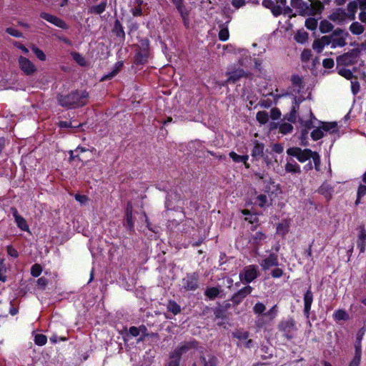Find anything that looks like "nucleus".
Here are the masks:
<instances>
[{
  "label": "nucleus",
  "instance_id": "obj_1",
  "mask_svg": "<svg viewBox=\"0 0 366 366\" xmlns=\"http://www.w3.org/2000/svg\"><path fill=\"white\" fill-rule=\"evenodd\" d=\"M89 94L86 91L71 92L66 96L61 95L58 97L61 106L76 108L82 107L88 102Z\"/></svg>",
  "mask_w": 366,
  "mask_h": 366
},
{
  "label": "nucleus",
  "instance_id": "obj_2",
  "mask_svg": "<svg viewBox=\"0 0 366 366\" xmlns=\"http://www.w3.org/2000/svg\"><path fill=\"white\" fill-rule=\"evenodd\" d=\"M288 155L296 157L299 162H305L310 159H312L315 169L319 170L320 166V157L310 149H302L299 147H291L287 150Z\"/></svg>",
  "mask_w": 366,
  "mask_h": 366
},
{
  "label": "nucleus",
  "instance_id": "obj_3",
  "mask_svg": "<svg viewBox=\"0 0 366 366\" xmlns=\"http://www.w3.org/2000/svg\"><path fill=\"white\" fill-rule=\"evenodd\" d=\"M278 329L287 339H292L297 330L295 322L292 318L282 320L278 325Z\"/></svg>",
  "mask_w": 366,
  "mask_h": 366
},
{
  "label": "nucleus",
  "instance_id": "obj_4",
  "mask_svg": "<svg viewBox=\"0 0 366 366\" xmlns=\"http://www.w3.org/2000/svg\"><path fill=\"white\" fill-rule=\"evenodd\" d=\"M360 54L358 49H352V51L344 54L337 58L338 65H352L357 62Z\"/></svg>",
  "mask_w": 366,
  "mask_h": 366
},
{
  "label": "nucleus",
  "instance_id": "obj_5",
  "mask_svg": "<svg viewBox=\"0 0 366 366\" xmlns=\"http://www.w3.org/2000/svg\"><path fill=\"white\" fill-rule=\"evenodd\" d=\"M348 36L347 32H345L340 29H335L331 34L332 49L336 47H342L346 44V37Z\"/></svg>",
  "mask_w": 366,
  "mask_h": 366
},
{
  "label": "nucleus",
  "instance_id": "obj_6",
  "mask_svg": "<svg viewBox=\"0 0 366 366\" xmlns=\"http://www.w3.org/2000/svg\"><path fill=\"white\" fill-rule=\"evenodd\" d=\"M257 277V269L255 265H249L244 268L239 274L242 282L249 283Z\"/></svg>",
  "mask_w": 366,
  "mask_h": 366
},
{
  "label": "nucleus",
  "instance_id": "obj_7",
  "mask_svg": "<svg viewBox=\"0 0 366 366\" xmlns=\"http://www.w3.org/2000/svg\"><path fill=\"white\" fill-rule=\"evenodd\" d=\"M199 277L195 272L187 274V276L182 279V287L186 290H195L198 287Z\"/></svg>",
  "mask_w": 366,
  "mask_h": 366
},
{
  "label": "nucleus",
  "instance_id": "obj_8",
  "mask_svg": "<svg viewBox=\"0 0 366 366\" xmlns=\"http://www.w3.org/2000/svg\"><path fill=\"white\" fill-rule=\"evenodd\" d=\"M279 265L278 255L277 252H271L267 257L262 259L260 266L263 270H268L272 267Z\"/></svg>",
  "mask_w": 366,
  "mask_h": 366
},
{
  "label": "nucleus",
  "instance_id": "obj_9",
  "mask_svg": "<svg viewBox=\"0 0 366 366\" xmlns=\"http://www.w3.org/2000/svg\"><path fill=\"white\" fill-rule=\"evenodd\" d=\"M279 1L276 0V3H274L272 0H263L262 1V5L268 9H270L272 14L274 16H279L282 12V6H284L286 3V0H280V4H278Z\"/></svg>",
  "mask_w": 366,
  "mask_h": 366
},
{
  "label": "nucleus",
  "instance_id": "obj_10",
  "mask_svg": "<svg viewBox=\"0 0 366 366\" xmlns=\"http://www.w3.org/2000/svg\"><path fill=\"white\" fill-rule=\"evenodd\" d=\"M19 65L21 70L26 75H31L36 71V66L27 58L20 56Z\"/></svg>",
  "mask_w": 366,
  "mask_h": 366
},
{
  "label": "nucleus",
  "instance_id": "obj_11",
  "mask_svg": "<svg viewBox=\"0 0 366 366\" xmlns=\"http://www.w3.org/2000/svg\"><path fill=\"white\" fill-rule=\"evenodd\" d=\"M41 17L61 29H67L68 28L66 24L62 19H61L54 15L43 12L41 14Z\"/></svg>",
  "mask_w": 366,
  "mask_h": 366
},
{
  "label": "nucleus",
  "instance_id": "obj_12",
  "mask_svg": "<svg viewBox=\"0 0 366 366\" xmlns=\"http://www.w3.org/2000/svg\"><path fill=\"white\" fill-rule=\"evenodd\" d=\"M197 347V342L195 341L185 342L181 346L177 347L172 352L174 353V356L181 357V356L188 352L189 350L196 348Z\"/></svg>",
  "mask_w": 366,
  "mask_h": 366
},
{
  "label": "nucleus",
  "instance_id": "obj_13",
  "mask_svg": "<svg viewBox=\"0 0 366 366\" xmlns=\"http://www.w3.org/2000/svg\"><path fill=\"white\" fill-rule=\"evenodd\" d=\"M11 212L18 227L22 231L29 232V227L26 219L19 214V212L16 208H11Z\"/></svg>",
  "mask_w": 366,
  "mask_h": 366
},
{
  "label": "nucleus",
  "instance_id": "obj_14",
  "mask_svg": "<svg viewBox=\"0 0 366 366\" xmlns=\"http://www.w3.org/2000/svg\"><path fill=\"white\" fill-rule=\"evenodd\" d=\"M347 16L345 10L338 9L329 16V19L337 24H341L346 21Z\"/></svg>",
  "mask_w": 366,
  "mask_h": 366
},
{
  "label": "nucleus",
  "instance_id": "obj_15",
  "mask_svg": "<svg viewBox=\"0 0 366 366\" xmlns=\"http://www.w3.org/2000/svg\"><path fill=\"white\" fill-rule=\"evenodd\" d=\"M148 43L144 44V48L139 51L137 52L135 55V61L137 64H144L149 56Z\"/></svg>",
  "mask_w": 366,
  "mask_h": 366
},
{
  "label": "nucleus",
  "instance_id": "obj_16",
  "mask_svg": "<svg viewBox=\"0 0 366 366\" xmlns=\"http://www.w3.org/2000/svg\"><path fill=\"white\" fill-rule=\"evenodd\" d=\"M245 72L242 69H237L233 71H229L227 73L228 76L227 82H233L234 83L236 81L239 80L241 77L245 76Z\"/></svg>",
  "mask_w": 366,
  "mask_h": 366
},
{
  "label": "nucleus",
  "instance_id": "obj_17",
  "mask_svg": "<svg viewBox=\"0 0 366 366\" xmlns=\"http://www.w3.org/2000/svg\"><path fill=\"white\" fill-rule=\"evenodd\" d=\"M313 301V295L310 290H308L304 296V312L305 314L308 317L311 309L312 303Z\"/></svg>",
  "mask_w": 366,
  "mask_h": 366
},
{
  "label": "nucleus",
  "instance_id": "obj_18",
  "mask_svg": "<svg viewBox=\"0 0 366 366\" xmlns=\"http://www.w3.org/2000/svg\"><path fill=\"white\" fill-rule=\"evenodd\" d=\"M234 337L239 340L245 341L244 346L246 347H250L252 345V340H248L249 333L244 330H237L234 333Z\"/></svg>",
  "mask_w": 366,
  "mask_h": 366
},
{
  "label": "nucleus",
  "instance_id": "obj_19",
  "mask_svg": "<svg viewBox=\"0 0 366 366\" xmlns=\"http://www.w3.org/2000/svg\"><path fill=\"white\" fill-rule=\"evenodd\" d=\"M285 170L287 172L292 174H299L301 172L300 165L293 159L287 161L285 165Z\"/></svg>",
  "mask_w": 366,
  "mask_h": 366
},
{
  "label": "nucleus",
  "instance_id": "obj_20",
  "mask_svg": "<svg viewBox=\"0 0 366 366\" xmlns=\"http://www.w3.org/2000/svg\"><path fill=\"white\" fill-rule=\"evenodd\" d=\"M254 144V145L251 153L252 156L256 159L262 157L264 153V145L259 143L257 141H255Z\"/></svg>",
  "mask_w": 366,
  "mask_h": 366
},
{
  "label": "nucleus",
  "instance_id": "obj_21",
  "mask_svg": "<svg viewBox=\"0 0 366 366\" xmlns=\"http://www.w3.org/2000/svg\"><path fill=\"white\" fill-rule=\"evenodd\" d=\"M229 155L234 162H242L245 165L246 168L249 167V164L247 163V160L249 159L248 155H239L234 152H231Z\"/></svg>",
  "mask_w": 366,
  "mask_h": 366
},
{
  "label": "nucleus",
  "instance_id": "obj_22",
  "mask_svg": "<svg viewBox=\"0 0 366 366\" xmlns=\"http://www.w3.org/2000/svg\"><path fill=\"white\" fill-rule=\"evenodd\" d=\"M357 247L360 252H364L366 248V232L362 229L360 232L357 239Z\"/></svg>",
  "mask_w": 366,
  "mask_h": 366
},
{
  "label": "nucleus",
  "instance_id": "obj_23",
  "mask_svg": "<svg viewBox=\"0 0 366 366\" xmlns=\"http://www.w3.org/2000/svg\"><path fill=\"white\" fill-rule=\"evenodd\" d=\"M291 81L293 86V92L295 94L300 93L303 88L302 78L298 75H293L291 78Z\"/></svg>",
  "mask_w": 366,
  "mask_h": 366
},
{
  "label": "nucleus",
  "instance_id": "obj_24",
  "mask_svg": "<svg viewBox=\"0 0 366 366\" xmlns=\"http://www.w3.org/2000/svg\"><path fill=\"white\" fill-rule=\"evenodd\" d=\"M289 228L290 222L287 219H285L277 225V233L282 236H285L288 233Z\"/></svg>",
  "mask_w": 366,
  "mask_h": 366
},
{
  "label": "nucleus",
  "instance_id": "obj_25",
  "mask_svg": "<svg viewBox=\"0 0 366 366\" xmlns=\"http://www.w3.org/2000/svg\"><path fill=\"white\" fill-rule=\"evenodd\" d=\"M320 127L323 132L333 134L337 132V124L336 122H323Z\"/></svg>",
  "mask_w": 366,
  "mask_h": 366
},
{
  "label": "nucleus",
  "instance_id": "obj_26",
  "mask_svg": "<svg viewBox=\"0 0 366 366\" xmlns=\"http://www.w3.org/2000/svg\"><path fill=\"white\" fill-rule=\"evenodd\" d=\"M350 31L355 35H360L364 32L365 26L358 21H355L350 26Z\"/></svg>",
  "mask_w": 366,
  "mask_h": 366
},
{
  "label": "nucleus",
  "instance_id": "obj_27",
  "mask_svg": "<svg viewBox=\"0 0 366 366\" xmlns=\"http://www.w3.org/2000/svg\"><path fill=\"white\" fill-rule=\"evenodd\" d=\"M126 222L128 228L132 230L134 228V221L132 215V207L131 204H128L126 209Z\"/></svg>",
  "mask_w": 366,
  "mask_h": 366
},
{
  "label": "nucleus",
  "instance_id": "obj_28",
  "mask_svg": "<svg viewBox=\"0 0 366 366\" xmlns=\"http://www.w3.org/2000/svg\"><path fill=\"white\" fill-rule=\"evenodd\" d=\"M122 66H123L122 62H120V61L117 62L115 64L113 70L111 72H109L108 74L103 76L101 79V81H105L107 79H110L113 78L114 76H116L119 73V71L122 69Z\"/></svg>",
  "mask_w": 366,
  "mask_h": 366
},
{
  "label": "nucleus",
  "instance_id": "obj_29",
  "mask_svg": "<svg viewBox=\"0 0 366 366\" xmlns=\"http://www.w3.org/2000/svg\"><path fill=\"white\" fill-rule=\"evenodd\" d=\"M73 59L81 66H86L88 65L86 59L81 54L74 51L71 53Z\"/></svg>",
  "mask_w": 366,
  "mask_h": 366
},
{
  "label": "nucleus",
  "instance_id": "obj_30",
  "mask_svg": "<svg viewBox=\"0 0 366 366\" xmlns=\"http://www.w3.org/2000/svg\"><path fill=\"white\" fill-rule=\"evenodd\" d=\"M311 1V14L315 15L317 14H320L323 9V5L322 4L317 0Z\"/></svg>",
  "mask_w": 366,
  "mask_h": 366
},
{
  "label": "nucleus",
  "instance_id": "obj_31",
  "mask_svg": "<svg viewBox=\"0 0 366 366\" xmlns=\"http://www.w3.org/2000/svg\"><path fill=\"white\" fill-rule=\"evenodd\" d=\"M295 39L298 43L304 44L308 39V34L304 30H300L295 35Z\"/></svg>",
  "mask_w": 366,
  "mask_h": 366
},
{
  "label": "nucleus",
  "instance_id": "obj_32",
  "mask_svg": "<svg viewBox=\"0 0 366 366\" xmlns=\"http://www.w3.org/2000/svg\"><path fill=\"white\" fill-rule=\"evenodd\" d=\"M219 39L221 41H227L229 37V30L226 25L222 24L218 34Z\"/></svg>",
  "mask_w": 366,
  "mask_h": 366
},
{
  "label": "nucleus",
  "instance_id": "obj_33",
  "mask_svg": "<svg viewBox=\"0 0 366 366\" xmlns=\"http://www.w3.org/2000/svg\"><path fill=\"white\" fill-rule=\"evenodd\" d=\"M333 29V25L327 20H322L320 24V30L322 33H328Z\"/></svg>",
  "mask_w": 366,
  "mask_h": 366
},
{
  "label": "nucleus",
  "instance_id": "obj_34",
  "mask_svg": "<svg viewBox=\"0 0 366 366\" xmlns=\"http://www.w3.org/2000/svg\"><path fill=\"white\" fill-rule=\"evenodd\" d=\"M252 291V287L246 286L234 294V299L236 300L238 297H240V299H244L247 295L250 294Z\"/></svg>",
  "mask_w": 366,
  "mask_h": 366
},
{
  "label": "nucleus",
  "instance_id": "obj_35",
  "mask_svg": "<svg viewBox=\"0 0 366 366\" xmlns=\"http://www.w3.org/2000/svg\"><path fill=\"white\" fill-rule=\"evenodd\" d=\"M256 119L259 124H264L269 120V114L265 111H260L257 113Z\"/></svg>",
  "mask_w": 366,
  "mask_h": 366
},
{
  "label": "nucleus",
  "instance_id": "obj_36",
  "mask_svg": "<svg viewBox=\"0 0 366 366\" xmlns=\"http://www.w3.org/2000/svg\"><path fill=\"white\" fill-rule=\"evenodd\" d=\"M173 3L176 5L177 9L179 10V11L180 12L182 18H183V20H184V24L187 26H188V22H187V14L184 12L183 11V6H182V0H172Z\"/></svg>",
  "mask_w": 366,
  "mask_h": 366
},
{
  "label": "nucleus",
  "instance_id": "obj_37",
  "mask_svg": "<svg viewBox=\"0 0 366 366\" xmlns=\"http://www.w3.org/2000/svg\"><path fill=\"white\" fill-rule=\"evenodd\" d=\"M205 295L209 299H214L219 294V290L217 287H209L205 290Z\"/></svg>",
  "mask_w": 366,
  "mask_h": 366
},
{
  "label": "nucleus",
  "instance_id": "obj_38",
  "mask_svg": "<svg viewBox=\"0 0 366 366\" xmlns=\"http://www.w3.org/2000/svg\"><path fill=\"white\" fill-rule=\"evenodd\" d=\"M335 320H346L349 318L347 313L343 310H338L335 311L333 315Z\"/></svg>",
  "mask_w": 366,
  "mask_h": 366
},
{
  "label": "nucleus",
  "instance_id": "obj_39",
  "mask_svg": "<svg viewBox=\"0 0 366 366\" xmlns=\"http://www.w3.org/2000/svg\"><path fill=\"white\" fill-rule=\"evenodd\" d=\"M324 132L321 127L314 129L311 133V137L314 141H317L322 138Z\"/></svg>",
  "mask_w": 366,
  "mask_h": 366
},
{
  "label": "nucleus",
  "instance_id": "obj_40",
  "mask_svg": "<svg viewBox=\"0 0 366 366\" xmlns=\"http://www.w3.org/2000/svg\"><path fill=\"white\" fill-rule=\"evenodd\" d=\"M280 132L283 134L291 133L293 129V127L290 123H283L280 126Z\"/></svg>",
  "mask_w": 366,
  "mask_h": 366
},
{
  "label": "nucleus",
  "instance_id": "obj_41",
  "mask_svg": "<svg viewBox=\"0 0 366 366\" xmlns=\"http://www.w3.org/2000/svg\"><path fill=\"white\" fill-rule=\"evenodd\" d=\"M305 26L310 30H315L317 26V20L315 18H308L305 21Z\"/></svg>",
  "mask_w": 366,
  "mask_h": 366
},
{
  "label": "nucleus",
  "instance_id": "obj_42",
  "mask_svg": "<svg viewBox=\"0 0 366 366\" xmlns=\"http://www.w3.org/2000/svg\"><path fill=\"white\" fill-rule=\"evenodd\" d=\"M168 310L172 312L174 315H177L180 312V306L174 301H170L168 304Z\"/></svg>",
  "mask_w": 366,
  "mask_h": 366
},
{
  "label": "nucleus",
  "instance_id": "obj_43",
  "mask_svg": "<svg viewBox=\"0 0 366 366\" xmlns=\"http://www.w3.org/2000/svg\"><path fill=\"white\" fill-rule=\"evenodd\" d=\"M47 342V338L44 335L38 334L34 337V342L39 346L44 345Z\"/></svg>",
  "mask_w": 366,
  "mask_h": 366
},
{
  "label": "nucleus",
  "instance_id": "obj_44",
  "mask_svg": "<svg viewBox=\"0 0 366 366\" xmlns=\"http://www.w3.org/2000/svg\"><path fill=\"white\" fill-rule=\"evenodd\" d=\"M201 362L203 366H216V358L209 357L208 360L204 357H201Z\"/></svg>",
  "mask_w": 366,
  "mask_h": 366
},
{
  "label": "nucleus",
  "instance_id": "obj_45",
  "mask_svg": "<svg viewBox=\"0 0 366 366\" xmlns=\"http://www.w3.org/2000/svg\"><path fill=\"white\" fill-rule=\"evenodd\" d=\"M106 8V3H101L97 6H94L90 9L92 13L100 14L104 11Z\"/></svg>",
  "mask_w": 366,
  "mask_h": 366
},
{
  "label": "nucleus",
  "instance_id": "obj_46",
  "mask_svg": "<svg viewBox=\"0 0 366 366\" xmlns=\"http://www.w3.org/2000/svg\"><path fill=\"white\" fill-rule=\"evenodd\" d=\"M42 272V267L39 264H34L31 268V274L33 277H39Z\"/></svg>",
  "mask_w": 366,
  "mask_h": 366
},
{
  "label": "nucleus",
  "instance_id": "obj_47",
  "mask_svg": "<svg viewBox=\"0 0 366 366\" xmlns=\"http://www.w3.org/2000/svg\"><path fill=\"white\" fill-rule=\"evenodd\" d=\"M32 51L36 55V56L41 61L46 60V55L44 51L36 46L32 47Z\"/></svg>",
  "mask_w": 366,
  "mask_h": 366
},
{
  "label": "nucleus",
  "instance_id": "obj_48",
  "mask_svg": "<svg viewBox=\"0 0 366 366\" xmlns=\"http://www.w3.org/2000/svg\"><path fill=\"white\" fill-rule=\"evenodd\" d=\"M366 194V186L365 185H360L358 190H357V199L356 200V204H358L360 203V199L361 197L365 196Z\"/></svg>",
  "mask_w": 366,
  "mask_h": 366
},
{
  "label": "nucleus",
  "instance_id": "obj_49",
  "mask_svg": "<svg viewBox=\"0 0 366 366\" xmlns=\"http://www.w3.org/2000/svg\"><path fill=\"white\" fill-rule=\"evenodd\" d=\"M266 307L264 305L262 302H257L253 307V311L255 314H262L264 312Z\"/></svg>",
  "mask_w": 366,
  "mask_h": 366
},
{
  "label": "nucleus",
  "instance_id": "obj_50",
  "mask_svg": "<svg viewBox=\"0 0 366 366\" xmlns=\"http://www.w3.org/2000/svg\"><path fill=\"white\" fill-rule=\"evenodd\" d=\"M267 203V197L264 194H260L257 196L256 199V204H257L259 207H263Z\"/></svg>",
  "mask_w": 366,
  "mask_h": 366
},
{
  "label": "nucleus",
  "instance_id": "obj_51",
  "mask_svg": "<svg viewBox=\"0 0 366 366\" xmlns=\"http://www.w3.org/2000/svg\"><path fill=\"white\" fill-rule=\"evenodd\" d=\"M339 74L347 79H351L353 77L352 72L347 69H340L339 70Z\"/></svg>",
  "mask_w": 366,
  "mask_h": 366
},
{
  "label": "nucleus",
  "instance_id": "obj_52",
  "mask_svg": "<svg viewBox=\"0 0 366 366\" xmlns=\"http://www.w3.org/2000/svg\"><path fill=\"white\" fill-rule=\"evenodd\" d=\"M312 48L314 50H315L317 53H321L323 50V49L325 48V46H323V44H322V43L320 41V40L317 39H315L314 41H313V44H312Z\"/></svg>",
  "mask_w": 366,
  "mask_h": 366
},
{
  "label": "nucleus",
  "instance_id": "obj_53",
  "mask_svg": "<svg viewBox=\"0 0 366 366\" xmlns=\"http://www.w3.org/2000/svg\"><path fill=\"white\" fill-rule=\"evenodd\" d=\"M312 56V52L310 49H304L301 54V59L302 61H308Z\"/></svg>",
  "mask_w": 366,
  "mask_h": 366
},
{
  "label": "nucleus",
  "instance_id": "obj_54",
  "mask_svg": "<svg viewBox=\"0 0 366 366\" xmlns=\"http://www.w3.org/2000/svg\"><path fill=\"white\" fill-rule=\"evenodd\" d=\"M266 236L262 232H258L253 236V240L256 244H259L262 241L264 240Z\"/></svg>",
  "mask_w": 366,
  "mask_h": 366
},
{
  "label": "nucleus",
  "instance_id": "obj_55",
  "mask_svg": "<svg viewBox=\"0 0 366 366\" xmlns=\"http://www.w3.org/2000/svg\"><path fill=\"white\" fill-rule=\"evenodd\" d=\"M171 360L169 362L168 366H179L181 357L174 356V353L172 352L170 355Z\"/></svg>",
  "mask_w": 366,
  "mask_h": 366
},
{
  "label": "nucleus",
  "instance_id": "obj_56",
  "mask_svg": "<svg viewBox=\"0 0 366 366\" xmlns=\"http://www.w3.org/2000/svg\"><path fill=\"white\" fill-rule=\"evenodd\" d=\"M273 278H280L283 275V270L281 268L276 267L271 272Z\"/></svg>",
  "mask_w": 366,
  "mask_h": 366
},
{
  "label": "nucleus",
  "instance_id": "obj_57",
  "mask_svg": "<svg viewBox=\"0 0 366 366\" xmlns=\"http://www.w3.org/2000/svg\"><path fill=\"white\" fill-rule=\"evenodd\" d=\"M323 44L324 46H328L330 44L332 45V38L331 35L330 36H324L320 39H318Z\"/></svg>",
  "mask_w": 366,
  "mask_h": 366
},
{
  "label": "nucleus",
  "instance_id": "obj_58",
  "mask_svg": "<svg viewBox=\"0 0 366 366\" xmlns=\"http://www.w3.org/2000/svg\"><path fill=\"white\" fill-rule=\"evenodd\" d=\"M360 89V86L358 81H351V89L354 94H357Z\"/></svg>",
  "mask_w": 366,
  "mask_h": 366
},
{
  "label": "nucleus",
  "instance_id": "obj_59",
  "mask_svg": "<svg viewBox=\"0 0 366 366\" xmlns=\"http://www.w3.org/2000/svg\"><path fill=\"white\" fill-rule=\"evenodd\" d=\"M6 32L13 36H15V37H21L22 36V34L18 30L14 29V28H7L6 29Z\"/></svg>",
  "mask_w": 366,
  "mask_h": 366
},
{
  "label": "nucleus",
  "instance_id": "obj_60",
  "mask_svg": "<svg viewBox=\"0 0 366 366\" xmlns=\"http://www.w3.org/2000/svg\"><path fill=\"white\" fill-rule=\"evenodd\" d=\"M277 314V305H274L266 314L265 315H268L270 317L271 320H273L276 317Z\"/></svg>",
  "mask_w": 366,
  "mask_h": 366
},
{
  "label": "nucleus",
  "instance_id": "obj_61",
  "mask_svg": "<svg viewBox=\"0 0 366 366\" xmlns=\"http://www.w3.org/2000/svg\"><path fill=\"white\" fill-rule=\"evenodd\" d=\"M7 253L9 256L16 258L19 256V252L12 246L7 247Z\"/></svg>",
  "mask_w": 366,
  "mask_h": 366
},
{
  "label": "nucleus",
  "instance_id": "obj_62",
  "mask_svg": "<svg viewBox=\"0 0 366 366\" xmlns=\"http://www.w3.org/2000/svg\"><path fill=\"white\" fill-rule=\"evenodd\" d=\"M48 284V280L45 277H40L37 280V285L40 289H44Z\"/></svg>",
  "mask_w": 366,
  "mask_h": 366
},
{
  "label": "nucleus",
  "instance_id": "obj_63",
  "mask_svg": "<svg viewBox=\"0 0 366 366\" xmlns=\"http://www.w3.org/2000/svg\"><path fill=\"white\" fill-rule=\"evenodd\" d=\"M323 66L327 69H331L334 66V61L332 59H325L322 62Z\"/></svg>",
  "mask_w": 366,
  "mask_h": 366
},
{
  "label": "nucleus",
  "instance_id": "obj_64",
  "mask_svg": "<svg viewBox=\"0 0 366 366\" xmlns=\"http://www.w3.org/2000/svg\"><path fill=\"white\" fill-rule=\"evenodd\" d=\"M361 357L359 355H355L352 360L350 363V366H359Z\"/></svg>",
  "mask_w": 366,
  "mask_h": 366
}]
</instances>
